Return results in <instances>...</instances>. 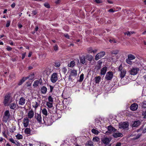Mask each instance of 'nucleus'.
Listing matches in <instances>:
<instances>
[{
  "mask_svg": "<svg viewBox=\"0 0 146 146\" xmlns=\"http://www.w3.org/2000/svg\"><path fill=\"white\" fill-rule=\"evenodd\" d=\"M9 118V117L4 115L3 119V121L5 123H6Z\"/></svg>",
  "mask_w": 146,
  "mask_h": 146,
  "instance_id": "c756f323",
  "label": "nucleus"
},
{
  "mask_svg": "<svg viewBox=\"0 0 146 146\" xmlns=\"http://www.w3.org/2000/svg\"><path fill=\"white\" fill-rule=\"evenodd\" d=\"M118 71H120L123 70H125L124 68L122 66V64H120L118 67Z\"/></svg>",
  "mask_w": 146,
  "mask_h": 146,
  "instance_id": "79ce46f5",
  "label": "nucleus"
},
{
  "mask_svg": "<svg viewBox=\"0 0 146 146\" xmlns=\"http://www.w3.org/2000/svg\"><path fill=\"white\" fill-rule=\"evenodd\" d=\"M31 82H27V87H29L31 86Z\"/></svg>",
  "mask_w": 146,
  "mask_h": 146,
  "instance_id": "13d9d810",
  "label": "nucleus"
},
{
  "mask_svg": "<svg viewBox=\"0 0 146 146\" xmlns=\"http://www.w3.org/2000/svg\"><path fill=\"white\" fill-rule=\"evenodd\" d=\"M141 104V107L142 108H146V100L143 101Z\"/></svg>",
  "mask_w": 146,
  "mask_h": 146,
  "instance_id": "b1692460",
  "label": "nucleus"
},
{
  "mask_svg": "<svg viewBox=\"0 0 146 146\" xmlns=\"http://www.w3.org/2000/svg\"><path fill=\"white\" fill-rule=\"evenodd\" d=\"M113 136L115 138H117L119 137H122L123 136V135L119 133H115L113 134Z\"/></svg>",
  "mask_w": 146,
  "mask_h": 146,
  "instance_id": "6ab92c4d",
  "label": "nucleus"
},
{
  "mask_svg": "<svg viewBox=\"0 0 146 146\" xmlns=\"http://www.w3.org/2000/svg\"><path fill=\"white\" fill-rule=\"evenodd\" d=\"M109 41L111 43L113 42V43H116L117 42L114 39L110 40Z\"/></svg>",
  "mask_w": 146,
  "mask_h": 146,
  "instance_id": "5fc2aeb1",
  "label": "nucleus"
},
{
  "mask_svg": "<svg viewBox=\"0 0 146 146\" xmlns=\"http://www.w3.org/2000/svg\"><path fill=\"white\" fill-rule=\"evenodd\" d=\"M54 50L55 51H57L58 50V46L57 44H56L53 47Z\"/></svg>",
  "mask_w": 146,
  "mask_h": 146,
  "instance_id": "8fccbe9b",
  "label": "nucleus"
},
{
  "mask_svg": "<svg viewBox=\"0 0 146 146\" xmlns=\"http://www.w3.org/2000/svg\"><path fill=\"white\" fill-rule=\"evenodd\" d=\"M9 141L12 142V143H14V144H15V143H16V142L17 141H15L13 138H10L9 139Z\"/></svg>",
  "mask_w": 146,
  "mask_h": 146,
  "instance_id": "a18cd8bd",
  "label": "nucleus"
},
{
  "mask_svg": "<svg viewBox=\"0 0 146 146\" xmlns=\"http://www.w3.org/2000/svg\"><path fill=\"white\" fill-rule=\"evenodd\" d=\"M57 74L56 73H54L52 75L50 78L51 81L52 83L55 82L58 80Z\"/></svg>",
  "mask_w": 146,
  "mask_h": 146,
  "instance_id": "0eeeda50",
  "label": "nucleus"
},
{
  "mask_svg": "<svg viewBox=\"0 0 146 146\" xmlns=\"http://www.w3.org/2000/svg\"><path fill=\"white\" fill-rule=\"evenodd\" d=\"M128 58L130 60H133L135 58V57L132 54H129L128 55Z\"/></svg>",
  "mask_w": 146,
  "mask_h": 146,
  "instance_id": "393cba45",
  "label": "nucleus"
},
{
  "mask_svg": "<svg viewBox=\"0 0 146 146\" xmlns=\"http://www.w3.org/2000/svg\"><path fill=\"white\" fill-rule=\"evenodd\" d=\"M77 70L75 69H72L71 70L70 74L69 76L68 79L70 80H72V77H76L77 76Z\"/></svg>",
  "mask_w": 146,
  "mask_h": 146,
  "instance_id": "7ed1b4c3",
  "label": "nucleus"
},
{
  "mask_svg": "<svg viewBox=\"0 0 146 146\" xmlns=\"http://www.w3.org/2000/svg\"><path fill=\"white\" fill-rule=\"evenodd\" d=\"M140 124V121L139 120L133 122L132 124V126L133 127H137L139 126Z\"/></svg>",
  "mask_w": 146,
  "mask_h": 146,
  "instance_id": "dca6fc26",
  "label": "nucleus"
},
{
  "mask_svg": "<svg viewBox=\"0 0 146 146\" xmlns=\"http://www.w3.org/2000/svg\"><path fill=\"white\" fill-rule=\"evenodd\" d=\"M39 84L38 81V80H36L34 82L33 86L34 87L36 88L38 85Z\"/></svg>",
  "mask_w": 146,
  "mask_h": 146,
  "instance_id": "72a5a7b5",
  "label": "nucleus"
},
{
  "mask_svg": "<svg viewBox=\"0 0 146 146\" xmlns=\"http://www.w3.org/2000/svg\"><path fill=\"white\" fill-rule=\"evenodd\" d=\"M4 115L9 117L10 114L9 111V110L6 111L4 113Z\"/></svg>",
  "mask_w": 146,
  "mask_h": 146,
  "instance_id": "f704fd0d",
  "label": "nucleus"
},
{
  "mask_svg": "<svg viewBox=\"0 0 146 146\" xmlns=\"http://www.w3.org/2000/svg\"><path fill=\"white\" fill-rule=\"evenodd\" d=\"M138 105L137 104L134 103L131 104L130 107V109L132 111H135L138 109Z\"/></svg>",
  "mask_w": 146,
  "mask_h": 146,
  "instance_id": "9b49d317",
  "label": "nucleus"
},
{
  "mask_svg": "<svg viewBox=\"0 0 146 146\" xmlns=\"http://www.w3.org/2000/svg\"><path fill=\"white\" fill-rule=\"evenodd\" d=\"M142 115L143 116L144 118H146V111H143L142 112Z\"/></svg>",
  "mask_w": 146,
  "mask_h": 146,
  "instance_id": "de8ad7c7",
  "label": "nucleus"
},
{
  "mask_svg": "<svg viewBox=\"0 0 146 146\" xmlns=\"http://www.w3.org/2000/svg\"><path fill=\"white\" fill-rule=\"evenodd\" d=\"M34 117L36 120L37 122L40 124L42 123V118L40 113H35Z\"/></svg>",
  "mask_w": 146,
  "mask_h": 146,
  "instance_id": "f257e3e1",
  "label": "nucleus"
},
{
  "mask_svg": "<svg viewBox=\"0 0 146 146\" xmlns=\"http://www.w3.org/2000/svg\"><path fill=\"white\" fill-rule=\"evenodd\" d=\"M42 113L45 116H47L48 115V112L47 110L44 108L42 110Z\"/></svg>",
  "mask_w": 146,
  "mask_h": 146,
  "instance_id": "a878e982",
  "label": "nucleus"
},
{
  "mask_svg": "<svg viewBox=\"0 0 146 146\" xmlns=\"http://www.w3.org/2000/svg\"><path fill=\"white\" fill-rule=\"evenodd\" d=\"M119 52V50H116L112 51L111 52V54L112 55L113 54L115 55L117 54Z\"/></svg>",
  "mask_w": 146,
  "mask_h": 146,
  "instance_id": "e433bc0d",
  "label": "nucleus"
},
{
  "mask_svg": "<svg viewBox=\"0 0 146 146\" xmlns=\"http://www.w3.org/2000/svg\"><path fill=\"white\" fill-rule=\"evenodd\" d=\"M27 77V79H29L30 80H32L34 78V74H31L29 75V76L26 77Z\"/></svg>",
  "mask_w": 146,
  "mask_h": 146,
  "instance_id": "c9c22d12",
  "label": "nucleus"
},
{
  "mask_svg": "<svg viewBox=\"0 0 146 146\" xmlns=\"http://www.w3.org/2000/svg\"><path fill=\"white\" fill-rule=\"evenodd\" d=\"M6 49L8 51H11L12 49V48L9 46H7Z\"/></svg>",
  "mask_w": 146,
  "mask_h": 146,
  "instance_id": "4d7b16f0",
  "label": "nucleus"
},
{
  "mask_svg": "<svg viewBox=\"0 0 146 146\" xmlns=\"http://www.w3.org/2000/svg\"><path fill=\"white\" fill-rule=\"evenodd\" d=\"M101 67V66L97 64V65L95 66V69H96L97 70H98L100 69Z\"/></svg>",
  "mask_w": 146,
  "mask_h": 146,
  "instance_id": "09e8293b",
  "label": "nucleus"
},
{
  "mask_svg": "<svg viewBox=\"0 0 146 146\" xmlns=\"http://www.w3.org/2000/svg\"><path fill=\"white\" fill-rule=\"evenodd\" d=\"M25 132L26 134H31V130L29 128H27L25 130Z\"/></svg>",
  "mask_w": 146,
  "mask_h": 146,
  "instance_id": "c85d7f7f",
  "label": "nucleus"
},
{
  "mask_svg": "<svg viewBox=\"0 0 146 146\" xmlns=\"http://www.w3.org/2000/svg\"><path fill=\"white\" fill-rule=\"evenodd\" d=\"M10 23L11 21H10L8 20L7 21V24L6 25V27H9L10 25Z\"/></svg>",
  "mask_w": 146,
  "mask_h": 146,
  "instance_id": "3c124183",
  "label": "nucleus"
},
{
  "mask_svg": "<svg viewBox=\"0 0 146 146\" xmlns=\"http://www.w3.org/2000/svg\"><path fill=\"white\" fill-rule=\"evenodd\" d=\"M108 131L106 132V133L107 135L113 132H114L116 130L115 128L111 125L108 126Z\"/></svg>",
  "mask_w": 146,
  "mask_h": 146,
  "instance_id": "20e7f679",
  "label": "nucleus"
},
{
  "mask_svg": "<svg viewBox=\"0 0 146 146\" xmlns=\"http://www.w3.org/2000/svg\"><path fill=\"white\" fill-rule=\"evenodd\" d=\"M75 65V62L74 61H71L68 64V66L70 67H73Z\"/></svg>",
  "mask_w": 146,
  "mask_h": 146,
  "instance_id": "cd10ccee",
  "label": "nucleus"
},
{
  "mask_svg": "<svg viewBox=\"0 0 146 146\" xmlns=\"http://www.w3.org/2000/svg\"><path fill=\"white\" fill-rule=\"evenodd\" d=\"M139 70L138 68H133L129 71V73L131 75H135L137 74Z\"/></svg>",
  "mask_w": 146,
  "mask_h": 146,
  "instance_id": "39448f33",
  "label": "nucleus"
},
{
  "mask_svg": "<svg viewBox=\"0 0 146 146\" xmlns=\"http://www.w3.org/2000/svg\"><path fill=\"white\" fill-rule=\"evenodd\" d=\"M15 144L17 146H22V145L19 142H17V141L16 142Z\"/></svg>",
  "mask_w": 146,
  "mask_h": 146,
  "instance_id": "6e6d98bb",
  "label": "nucleus"
},
{
  "mask_svg": "<svg viewBox=\"0 0 146 146\" xmlns=\"http://www.w3.org/2000/svg\"><path fill=\"white\" fill-rule=\"evenodd\" d=\"M44 6L46 8H49L50 7L49 4L47 3H45L44 4Z\"/></svg>",
  "mask_w": 146,
  "mask_h": 146,
  "instance_id": "49530a36",
  "label": "nucleus"
},
{
  "mask_svg": "<svg viewBox=\"0 0 146 146\" xmlns=\"http://www.w3.org/2000/svg\"><path fill=\"white\" fill-rule=\"evenodd\" d=\"M93 141H94L98 142L100 141V139L98 137H94L93 139Z\"/></svg>",
  "mask_w": 146,
  "mask_h": 146,
  "instance_id": "a19ab883",
  "label": "nucleus"
},
{
  "mask_svg": "<svg viewBox=\"0 0 146 146\" xmlns=\"http://www.w3.org/2000/svg\"><path fill=\"white\" fill-rule=\"evenodd\" d=\"M86 58L89 61H92L93 59V56L91 55H87L86 56Z\"/></svg>",
  "mask_w": 146,
  "mask_h": 146,
  "instance_id": "bb28decb",
  "label": "nucleus"
},
{
  "mask_svg": "<svg viewBox=\"0 0 146 146\" xmlns=\"http://www.w3.org/2000/svg\"><path fill=\"white\" fill-rule=\"evenodd\" d=\"M46 105L49 108H51L53 106L52 103L49 102H46Z\"/></svg>",
  "mask_w": 146,
  "mask_h": 146,
  "instance_id": "473e14b6",
  "label": "nucleus"
},
{
  "mask_svg": "<svg viewBox=\"0 0 146 146\" xmlns=\"http://www.w3.org/2000/svg\"><path fill=\"white\" fill-rule=\"evenodd\" d=\"M107 67L105 66L103 67L101 70L100 74L102 75H104L107 71Z\"/></svg>",
  "mask_w": 146,
  "mask_h": 146,
  "instance_id": "2eb2a0df",
  "label": "nucleus"
},
{
  "mask_svg": "<svg viewBox=\"0 0 146 146\" xmlns=\"http://www.w3.org/2000/svg\"><path fill=\"white\" fill-rule=\"evenodd\" d=\"M63 71L64 72V74H65V73H66V72H67V69H66V68H63Z\"/></svg>",
  "mask_w": 146,
  "mask_h": 146,
  "instance_id": "680f3d73",
  "label": "nucleus"
},
{
  "mask_svg": "<svg viewBox=\"0 0 146 146\" xmlns=\"http://www.w3.org/2000/svg\"><path fill=\"white\" fill-rule=\"evenodd\" d=\"M113 74L111 71L107 72L105 77V79L107 80H111L113 78Z\"/></svg>",
  "mask_w": 146,
  "mask_h": 146,
  "instance_id": "423d86ee",
  "label": "nucleus"
},
{
  "mask_svg": "<svg viewBox=\"0 0 146 146\" xmlns=\"http://www.w3.org/2000/svg\"><path fill=\"white\" fill-rule=\"evenodd\" d=\"M101 77L100 76L96 77L95 78V82L96 83H99Z\"/></svg>",
  "mask_w": 146,
  "mask_h": 146,
  "instance_id": "7c9ffc66",
  "label": "nucleus"
},
{
  "mask_svg": "<svg viewBox=\"0 0 146 146\" xmlns=\"http://www.w3.org/2000/svg\"><path fill=\"white\" fill-rule=\"evenodd\" d=\"M129 125L128 122H125L119 124V127L120 129H125L127 128Z\"/></svg>",
  "mask_w": 146,
  "mask_h": 146,
  "instance_id": "6e6552de",
  "label": "nucleus"
},
{
  "mask_svg": "<svg viewBox=\"0 0 146 146\" xmlns=\"http://www.w3.org/2000/svg\"><path fill=\"white\" fill-rule=\"evenodd\" d=\"M29 119L27 117H25L23 120V125L25 127H27L29 125Z\"/></svg>",
  "mask_w": 146,
  "mask_h": 146,
  "instance_id": "f8f14e48",
  "label": "nucleus"
},
{
  "mask_svg": "<svg viewBox=\"0 0 146 146\" xmlns=\"http://www.w3.org/2000/svg\"><path fill=\"white\" fill-rule=\"evenodd\" d=\"M25 99L24 98L21 97L19 99V104L21 105H23L25 103Z\"/></svg>",
  "mask_w": 146,
  "mask_h": 146,
  "instance_id": "412c9836",
  "label": "nucleus"
},
{
  "mask_svg": "<svg viewBox=\"0 0 146 146\" xmlns=\"http://www.w3.org/2000/svg\"><path fill=\"white\" fill-rule=\"evenodd\" d=\"M92 132L95 135H98L99 133V131L94 129H93L92 130Z\"/></svg>",
  "mask_w": 146,
  "mask_h": 146,
  "instance_id": "2f4dec72",
  "label": "nucleus"
},
{
  "mask_svg": "<svg viewBox=\"0 0 146 146\" xmlns=\"http://www.w3.org/2000/svg\"><path fill=\"white\" fill-rule=\"evenodd\" d=\"M86 145V146H93V143L91 141H88Z\"/></svg>",
  "mask_w": 146,
  "mask_h": 146,
  "instance_id": "58836bf2",
  "label": "nucleus"
},
{
  "mask_svg": "<svg viewBox=\"0 0 146 146\" xmlns=\"http://www.w3.org/2000/svg\"><path fill=\"white\" fill-rule=\"evenodd\" d=\"M93 49L92 48H90L88 49V51L89 53H92V51Z\"/></svg>",
  "mask_w": 146,
  "mask_h": 146,
  "instance_id": "864d4df0",
  "label": "nucleus"
},
{
  "mask_svg": "<svg viewBox=\"0 0 146 146\" xmlns=\"http://www.w3.org/2000/svg\"><path fill=\"white\" fill-rule=\"evenodd\" d=\"M40 91L42 94H45L47 91V88L45 86H43L41 88Z\"/></svg>",
  "mask_w": 146,
  "mask_h": 146,
  "instance_id": "a211bd4d",
  "label": "nucleus"
},
{
  "mask_svg": "<svg viewBox=\"0 0 146 146\" xmlns=\"http://www.w3.org/2000/svg\"><path fill=\"white\" fill-rule=\"evenodd\" d=\"M16 108V104L15 103H12L10 104V108L11 109L15 110Z\"/></svg>",
  "mask_w": 146,
  "mask_h": 146,
  "instance_id": "5701e85b",
  "label": "nucleus"
},
{
  "mask_svg": "<svg viewBox=\"0 0 146 146\" xmlns=\"http://www.w3.org/2000/svg\"><path fill=\"white\" fill-rule=\"evenodd\" d=\"M16 137V138L18 139H21L23 138V136L22 135L20 134H17Z\"/></svg>",
  "mask_w": 146,
  "mask_h": 146,
  "instance_id": "4c0bfd02",
  "label": "nucleus"
},
{
  "mask_svg": "<svg viewBox=\"0 0 146 146\" xmlns=\"http://www.w3.org/2000/svg\"><path fill=\"white\" fill-rule=\"evenodd\" d=\"M84 74H81L80 76V79L79 80V82H82L84 79Z\"/></svg>",
  "mask_w": 146,
  "mask_h": 146,
  "instance_id": "ea45409f",
  "label": "nucleus"
},
{
  "mask_svg": "<svg viewBox=\"0 0 146 146\" xmlns=\"http://www.w3.org/2000/svg\"><path fill=\"white\" fill-rule=\"evenodd\" d=\"M27 77H23L21 80L19 82L18 85L19 86L21 85L27 79Z\"/></svg>",
  "mask_w": 146,
  "mask_h": 146,
  "instance_id": "4be33fe9",
  "label": "nucleus"
},
{
  "mask_svg": "<svg viewBox=\"0 0 146 146\" xmlns=\"http://www.w3.org/2000/svg\"><path fill=\"white\" fill-rule=\"evenodd\" d=\"M102 62L100 60H99L98 62V64L99 65H100L102 66Z\"/></svg>",
  "mask_w": 146,
  "mask_h": 146,
  "instance_id": "338daca9",
  "label": "nucleus"
},
{
  "mask_svg": "<svg viewBox=\"0 0 146 146\" xmlns=\"http://www.w3.org/2000/svg\"><path fill=\"white\" fill-rule=\"evenodd\" d=\"M48 100L49 102H53V98L51 96H48Z\"/></svg>",
  "mask_w": 146,
  "mask_h": 146,
  "instance_id": "37998d69",
  "label": "nucleus"
},
{
  "mask_svg": "<svg viewBox=\"0 0 146 146\" xmlns=\"http://www.w3.org/2000/svg\"><path fill=\"white\" fill-rule=\"evenodd\" d=\"M28 116V118L30 119H31L34 116V112L32 110L29 111Z\"/></svg>",
  "mask_w": 146,
  "mask_h": 146,
  "instance_id": "ddd939ff",
  "label": "nucleus"
},
{
  "mask_svg": "<svg viewBox=\"0 0 146 146\" xmlns=\"http://www.w3.org/2000/svg\"><path fill=\"white\" fill-rule=\"evenodd\" d=\"M95 1L97 3H102V1L101 0H95Z\"/></svg>",
  "mask_w": 146,
  "mask_h": 146,
  "instance_id": "052dcab7",
  "label": "nucleus"
},
{
  "mask_svg": "<svg viewBox=\"0 0 146 146\" xmlns=\"http://www.w3.org/2000/svg\"><path fill=\"white\" fill-rule=\"evenodd\" d=\"M131 60L128 58H127L126 60V62L128 64L131 65L132 64V62Z\"/></svg>",
  "mask_w": 146,
  "mask_h": 146,
  "instance_id": "c03bdc74",
  "label": "nucleus"
},
{
  "mask_svg": "<svg viewBox=\"0 0 146 146\" xmlns=\"http://www.w3.org/2000/svg\"><path fill=\"white\" fill-rule=\"evenodd\" d=\"M15 5L16 4L15 3H12L11 5V7L12 8H14L15 7Z\"/></svg>",
  "mask_w": 146,
  "mask_h": 146,
  "instance_id": "774afa93",
  "label": "nucleus"
},
{
  "mask_svg": "<svg viewBox=\"0 0 146 146\" xmlns=\"http://www.w3.org/2000/svg\"><path fill=\"white\" fill-rule=\"evenodd\" d=\"M80 62L84 64L86 62V58L83 55L81 57L79 58Z\"/></svg>",
  "mask_w": 146,
  "mask_h": 146,
  "instance_id": "f3484780",
  "label": "nucleus"
},
{
  "mask_svg": "<svg viewBox=\"0 0 146 146\" xmlns=\"http://www.w3.org/2000/svg\"><path fill=\"white\" fill-rule=\"evenodd\" d=\"M124 34L125 35H127V36H130V33L129 31H128L127 32L124 33Z\"/></svg>",
  "mask_w": 146,
  "mask_h": 146,
  "instance_id": "0e129e2a",
  "label": "nucleus"
},
{
  "mask_svg": "<svg viewBox=\"0 0 146 146\" xmlns=\"http://www.w3.org/2000/svg\"><path fill=\"white\" fill-rule=\"evenodd\" d=\"M60 66V63H55L54 66L56 67H58Z\"/></svg>",
  "mask_w": 146,
  "mask_h": 146,
  "instance_id": "603ef678",
  "label": "nucleus"
},
{
  "mask_svg": "<svg viewBox=\"0 0 146 146\" xmlns=\"http://www.w3.org/2000/svg\"><path fill=\"white\" fill-rule=\"evenodd\" d=\"M18 26L19 28H21L22 27V25L19 23H18Z\"/></svg>",
  "mask_w": 146,
  "mask_h": 146,
  "instance_id": "69168bd1",
  "label": "nucleus"
},
{
  "mask_svg": "<svg viewBox=\"0 0 146 146\" xmlns=\"http://www.w3.org/2000/svg\"><path fill=\"white\" fill-rule=\"evenodd\" d=\"M49 86L50 87V92H52L53 89L54 88V87L53 86H51V85H49Z\"/></svg>",
  "mask_w": 146,
  "mask_h": 146,
  "instance_id": "bf43d9fd",
  "label": "nucleus"
},
{
  "mask_svg": "<svg viewBox=\"0 0 146 146\" xmlns=\"http://www.w3.org/2000/svg\"><path fill=\"white\" fill-rule=\"evenodd\" d=\"M119 72H120L119 73L120 77L121 78L124 77L126 73V70H121Z\"/></svg>",
  "mask_w": 146,
  "mask_h": 146,
  "instance_id": "4468645a",
  "label": "nucleus"
},
{
  "mask_svg": "<svg viewBox=\"0 0 146 146\" xmlns=\"http://www.w3.org/2000/svg\"><path fill=\"white\" fill-rule=\"evenodd\" d=\"M38 104L37 102H36V104L35 106H34V108L36 109L38 106Z\"/></svg>",
  "mask_w": 146,
  "mask_h": 146,
  "instance_id": "e2e57ef3",
  "label": "nucleus"
},
{
  "mask_svg": "<svg viewBox=\"0 0 146 146\" xmlns=\"http://www.w3.org/2000/svg\"><path fill=\"white\" fill-rule=\"evenodd\" d=\"M105 54V52L104 51L100 52V53L97 54L95 56V60H98L104 56Z\"/></svg>",
  "mask_w": 146,
  "mask_h": 146,
  "instance_id": "9d476101",
  "label": "nucleus"
},
{
  "mask_svg": "<svg viewBox=\"0 0 146 146\" xmlns=\"http://www.w3.org/2000/svg\"><path fill=\"white\" fill-rule=\"evenodd\" d=\"M110 141L109 139L107 137L104 138L102 140L103 143L106 145L108 144Z\"/></svg>",
  "mask_w": 146,
  "mask_h": 146,
  "instance_id": "aec40b11",
  "label": "nucleus"
},
{
  "mask_svg": "<svg viewBox=\"0 0 146 146\" xmlns=\"http://www.w3.org/2000/svg\"><path fill=\"white\" fill-rule=\"evenodd\" d=\"M43 120L44 123L48 125H50L52 124V122L50 118L45 117H44Z\"/></svg>",
  "mask_w": 146,
  "mask_h": 146,
  "instance_id": "1a4fd4ad",
  "label": "nucleus"
},
{
  "mask_svg": "<svg viewBox=\"0 0 146 146\" xmlns=\"http://www.w3.org/2000/svg\"><path fill=\"white\" fill-rule=\"evenodd\" d=\"M10 97L11 94H7L5 96L3 103L5 106H8L9 105L8 102Z\"/></svg>",
  "mask_w": 146,
  "mask_h": 146,
  "instance_id": "f03ea898",
  "label": "nucleus"
}]
</instances>
